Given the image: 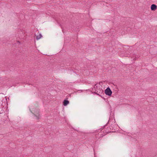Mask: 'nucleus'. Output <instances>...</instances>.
<instances>
[{
  "label": "nucleus",
  "mask_w": 157,
  "mask_h": 157,
  "mask_svg": "<svg viewBox=\"0 0 157 157\" xmlns=\"http://www.w3.org/2000/svg\"><path fill=\"white\" fill-rule=\"evenodd\" d=\"M105 94L108 96H110L112 94V91L109 87H108L105 91Z\"/></svg>",
  "instance_id": "nucleus-1"
},
{
  "label": "nucleus",
  "mask_w": 157,
  "mask_h": 157,
  "mask_svg": "<svg viewBox=\"0 0 157 157\" xmlns=\"http://www.w3.org/2000/svg\"><path fill=\"white\" fill-rule=\"evenodd\" d=\"M69 103V101L68 100H64L63 102V105L64 106L67 105Z\"/></svg>",
  "instance_id": "nucleus-3"
},
{
  "label": "nucleus",
  "mask_w": 157,
  "mask_h": 157,
  "mask_svg": "<svg viewBox=\"0 0 157 157\" xmlns=\"http://www.w3.org/2000/svg\"><path fill=\"white\" fill-rule=\"evenodd\" d=\"M157 8V6L154 4H152L151 7V10L155 11L156 10Z\"/></svg>",
  "instance_id": "nucleus-2"
},
{
  "label": "nucleus",
  "mask_w": 157,
  "mask_h": 157,
  "mask_svg": "<svg viewBox=\"0 0 157 157\" xmlns=\"http://www.w3.org/2000/svg\"><path fill=\"white\" fill-rule=\"evenodd\" d=\"M42 36L41 34H39L38 35L36 36V39L38 40L41 38Z\"/></svg>",
  "instance_id": "nucleus-5"
},
{
  "label": "nucleus",
  "mask_w": 157,
  "mask_h": 157,
  "mask_svg": "<svg viewBox=\"0 0 157 157\" xmlns=\"http://www.w3.org/2000/svg\"><path fill=\"white\" fill-rule=\"evenodd\" d=\"M34 115L36 117V118L38 119L39 118V111L38 110H36V113H34Z\"/></svg>",
  "instance_id": "nucleus-4"
}]
</instances>
